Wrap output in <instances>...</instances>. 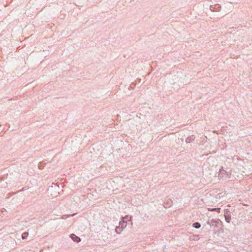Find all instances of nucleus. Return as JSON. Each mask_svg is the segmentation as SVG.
I'll use <instances>...</instances> for the list:
<instances>
[{"mask_svg":"<svg viewBox=\"0 0 252 252\" xmlns=\"http://www.w3.org/2000/svg\"><path fill=\"white\" fill-rule=\"evenodd\" d=\"M70 237L71 238V239L74 242L78 243L81 241L80 238L74 234H71Z\"/></svg>","mask_w":252,"mask_h":252,"instance_id":"nucleus-1","label":"nucleus"},{"mask_svg":"<svg viewBox=\"0 0 252 252\" xmlns=\"http://www.w3.org/2000/svg\"><path fill=\"white\" fill-rule=\"evenodd\" d=\"M124 218H123V220L119 222V224L121 226V229L123 230V229L125 228L126 227L127 225V222L126 221H125L123 220Z\"/></svg>","mask_w":252,"mask_h":252,"instance_id":"nucleus-2","label":"nucleus"},{"mask_svg":"<svg viewBox=\"0 0 252 252\" xmlns=\"http://www.w3.org/2000/svg\"><path fill=\"white\" fill-rule=\"evenodd\" d=\"M225 220L227 223H229L231 220V217L230 215H225Z\"/></svg>","mask_w":252,"mask_h":252,"instance_id":"nucleus-3","label":"nucleus"},{"mask_svg":"<svg viewBox=\"0 0 252 252\" xmlns=\"http://www.w3.org/2000/svg\"><path fill=\"white\" fill-rule=\"evenodd\" d=\"M208 210L210 211H217L218 212L220 213V208H208Z\"/></svg>","mask_w":252,"mask_h":252,"instance_id":"nucleus-4","label":"nucleus"},{"mask_svg":"<svg viewBox=\"0 0 252 252\" xmlns=\"http://www.w3.org/2000/svg\"><path fill=\"white\" fill-rule=\"evenodd\" d=\"M122 229L120 228L119 226H117L116 227V229H115V232L117 233V234H120L121 233L122 231Z\"/></svg>","mask_w":252,"mask_h":252,"instance_id":"nucleus-5","label":"nucleus"},{"mask_svg":"<svg viewBox=\"0 0 252 252\" xmlns=\"http://www.w3.org/2000/svg\"><path fill=\"white\" fill-rule=\"evenodd\" d=\"M193 226L196 228H199L200 227L201 225L198 222H195L193 224Z\"/></svg>","mask_w":252,"mask_h":252,"instance_id":"nucleus-6","label":"nucleus"},{"mask_svg":"<svg viewBox=\"0 0 252 252\" xmlns=\"http://www.w3.org/2000/svg\"><path fill=\"white\" fill-rule=\"evenodd\" d=\"M28 232H24L22 235V238L23 239H25L27 238L28 236Z\"/></svg>","mask_w":252,"mask_h":252,"instance_id":"nucleus-7","label":"nucleus"},{"mask_svg":"<svg viewBox=\"0 0 252 252\" xmlns=\"http://www.w3.org/2000/svg\"><path fill=\"white\" fill-rule=\"evenodd\" d=\"M220 220H211V223H212V225H214V224H215V225H217V224L219 222Z\"/></svg>","mask_w":252,"mask_h":252,"instance_id":"nucleus-8","label":"nucleus"}]
</instances>
